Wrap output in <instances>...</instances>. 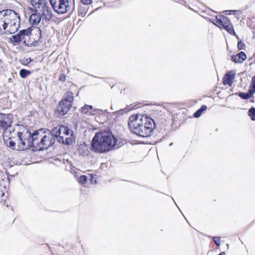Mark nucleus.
<instances>
[{"mask_svg":"<svg viewBox=\"0 0 255 255\" xmlns=\"http://www.w3.org/2000/svg\"><path fill=\"white\" fill-rule=\"evenodd\" d=\"M128 125L130 131L141 137L151 135L155 127L151 118L143 115H132L129 117Z\"/></svg>","mask_w":255,"mask_h":255,"instance_id":"obj_1","label":"nucleus"},{"mask_svg":"<svg viewBox=\"0 0 255 255\" xmlns=\"http://www.w3.org/2000/svg\"><path fill=\"white\" fill-rule=\"evenodd\" d=\"M117 144V139L111 132L100 131L96 133L91 145L92 151L103 153L113 149Z\"/></svg>","mask_w":255,"mask_h":255,"instance_id":"obj_2","label":"nucleus"},{"mask_svg":"<svg viewBox=\"0 0 255 255\" xmlns=\"http://www.w3.org/2000/svg\"><path fill=\"white\" fill-rule=\"evenodd\" d=\"M20 26V17L14 10L7 9L0 11V33L11 34Z\"/></svg>","mask_w":255,"mask_h":255,"instance_id":"obj_3","label":"nucleus"},{"mask_svg":"<svg viewBox=\"0 0 255 255\" xmlns=\"http://www.w3.org/2000/svg\"><path fill=\"white\" fill-rule=\"evenodd\" d=\"M11 131L16 135L17 150H24L32 146L31 133L26 127L15 125Z\"/></svg>","mask_w":255,"mask_h":255,"instance_id":"obj_4","label":"nucleus"},{"mask_svg":"<svg viewBox=\"0 0 255 255\" xmlns=\"http://www.w3.org/2000/svg\"><path fill=\"white\" fill-rule=\"evenodd\" d=\"M210 21L221 29H224L230 34L235 35L236 32L233 25L226 16L216 15L215 19H212Z\"/></svg>","mask_w":255,"mask_h":255,"instance_id":"obj_5","label":"nucleus"},{"mask_svg":"<svg viewBox=\"0 0 255 255\" xmlns=\"http://www.w3.org/2000/svg\"><path fill=\"white\" fill-rule=\"evenodd\" d=\"M30 2L35 11L43 10L44 16L47 19H51L52 14L47 5L46 0H30Z\"/></svg>","mask_w":255,"mask_h":255,"instance_id":"obj_6","label":"nucleus"},{"mask_svg":"<svg viewBox=\"0 0 255 255\" xmlns=\"http://www.w3.org/2000/svg\"><path fill=\"white\" fill-rule=\"evenodd\" d=\"M12 123L11 115L0 114V128L4 130V134H6L8 132H11L12 128H10V126Z\"/></svg>","mask_w":255,"mask_h":255,"instance_id":"obj_7","label":"nucleus"},{"mask_svg":"<svg viewBox=\"0 0 255 255\" xmlns=\"http://www.w3.org/2000/svg\"><path fill=\"white\" fill-rule=\"evenodd\" d=\"M42 138L41 150L47 149L51 146L55 142L53 134L49 129H44Z\"/></svg>","mask_w":255,"mask_h":255,"instance_id":"obj_8","label":"nucleus"},{"mask_svg":"<svg viewBox=\"0 0 255 255\" xmlns=\"http://www.w3.org/2000/svg\"><path fill=\"white\" fill-rule=\"evenodd\" d=\"M44 131V129L41 128L34 131L32 134H31L32 146L36 148L37 150H41Z\"/></svg>","mask_w":255,"mask_h":255,"instance_id":"obj_9","label":"nucleus"},{"mask_svg":"<svg viewBox=\"0 0 255 255\" xmlns=\"http://www.w3.org/2000/svg\"><path fill=\"white\" fill-rule=\"evenodd\" d=\"M45 19L46 20H50V19H46L43 14V10L35 11L32 14L29 18V22L33 25H37L41 21Z\"/></svg>","mask_w":255,"mask_h":255,"instance_id":"obj_10","label":"nucleus"},{"mask_svg":"<svg viewBox=\"0 0 255 255\" xmlns=\"http://www.w3.org/2000/svg\"><path fill=\"white\" fill-rule=\"evenodd\" d=\"M29 31L28 30H21L16 35L12 36L10 40L12 42H19L21 41L25 42L26 40L29 38Z\"/></svg>","mask_w":255,"mask_h":255,"instance_id":"obj_11","label":"nucleus"},{"mask_svg":"<svg viewBox=\"0 0 255 255\" xmlns=\"http://www.w3.org/2000/svg\"><path fill=\"white\" fill-rule=\"evenodd\" d=\"M65 135L66 136L65 139V144L72 145L75 142L76 136L74 135L73 130L69 129L65 126Z\"/></svg>","mask_w":255,"mask_h":255,"instance_id":"obj_12","label":"nucleus"},{"mask_svg":"<svg viewBox=\"0 0 255 255\" xmlns=\"http://www.w3.org/2000/svg\"><path fill=\"white\" fill-rule=\"evenodd\" d=\"M54 10L59 14L64 13V0H49Z\"/></svg>","mask_w":255,"mask_h":255,"instance_id":"obj_13","label":"nucleus"},{"mask_svg":"<svg viewBox=\"0 0 255 255\" xmlns=\"http://www.w3.org/2000/svg\"><path fill=\"white\" fill-rule=\"evenodd\" d=\"M235 77V73L232 71H228L223 78V83L224 85L231 87Z\"/></svg>","mask_w":255,"mask_h":255,"instance_id":"obj_14","label":"nucleus"},{"mask_svg":"<svg viewBox=\"0 0 255 255\" xmlns=\"http://www.w3.org/2000/svg\"><path fill=\"white\" fill-rule=\"evenodd\" d=\"M63 128L64 126L61 125L54 128L52 131H51L53 138H55L59 143H64V137L62 136H60V135L61 133V130Z\"/></svg>","mask_w":255,"mask_h":255,"instance_id":"obj_15","label":"nucleus"},{"mask_svg":"<svg viewBox=\"0 0 255 255\" xmlns=\"http://www.w3.org/2000/svg\"><path fill=\"white\" fill-rule=\"evenodd\" d=\"M74 2L65 0V19L70 17L74 9Z\"/></svg>","mask_w":255,"mask_h":255,"instance_id":"obj_16","label":"nucleus"},{"mask_svg":"<svg viewBox=\"0 0 255 255\" xmlns=\"http://www.w3.org/2000/svg\"><path fill=\"white\" fill-rule=\"evenodd\" d=\"M73 98V94L72 92H68L67 93L66 98H65V115L72 107Z\"/></svg>","mask_w":255,"mask_h":255,"instance_id":"obj_17","label":"nucleus"},{"mask_svg":"<svg viewBox=\"0 0 255 255\" xmlns=\"http://www.w3.org/2000/svg\"><path fill=\"white\" fill-rule=\"evenodd\" d=\"M246 58L247 55L243 51H241L238 54L233 55L231 57L232 60L236 63H242Z\"/></svg>","mask_w":255,"mask_h":255,"instance_id":"obj_18","label":"nucleus"},{"mask_svg":"<svg viewBox=\"0 0 255 255\" xmlns=\"http://www.w3.org/2000/svg\"><path fill=\"white\" fill-rule=\"evenodd\" d=\"M55 114L58 118H61L64 116V100L62 99L60 101L56 108Z\"/></svg>","mask_w":255,"mask_h":255,"instance_id":"obj_19","label":"nucleus"},{"mask_svg":"<svg viewBox=\"0 0 255 255\" xmlns=\"http://www.w3.org/2000/svg\"><path fill=\"white\" fill-rule=\"evenodd\" d=\"M6 136V134L4 135V137L3 138L5 143L6 144L7 146H9L12 149H17V146L16 145V142L14 140H13V138L9 137L8 138H5Z\"/></svg>","mask_w":255,"mask_h":255,"instance_id":"obj_20","label":"nucleus"},{"mask_svg":"<svg viewBox=\"0 0 255 255\" xmlns=\"http://www.w3.org/2000/svg\"><path fill=\"white\" fill-rule=\"evenodd\" d=\"M207 107L206 105H202L201 108L194 114V117L198 118L200 117L202 113L207 110Z\"/></svg>","mask_w":255,"mask_h":255,"instance_id":"obj_21","label":"nucleus"},{"mask_svg":"<svg viewBox=\"0 0 255 255\" xmlns=\"http://www.w3.org/2000/svg\"><path fill=\"white\" fill-rule=\"evenodd\" d=\"M254 94V92H252L251 90L249 89V93H240L239 94V96L245 100H247L251 97Z\"/></svg>","mask_w":255,"mask_h":255,"instance_id":"obj_22","label":"nucleus"},{"mask_svg":"<svg viewBox=\"0 0 255 255\" xmlns=\"http://www.w3.org/2000/svg\"><path fill=\"white\" fill-rule=\"evenodd\" d=\"M88 12V8L80 6L78 9V15L84 17Z\"/></svg>","mask_w":255,"mask_h":255,"instance_id":"obj_23","label":"nucleus"},{"mask_svg":"<svg viewBox=\"0 0 255 255\" xmlns=\"http://www.w3.org/2000/svg\"><path fill=\"white\" fill-rule=\"evenodd\" d=\"M30 71L24 69H22L19 71V75L22 78H26L28 75L30 74Z\"/></svg>","mask_w":255,"mask_h":255,"instance_id":"obj_24","label":"nucleus"},{"mask_svg":"<svg viewBox=\"0 0 255 255\" xmlns=\"http://www.w3.org/2000/svg\"><path fill=\"white\" fill-rule=\"evenodd\" d=\"M93 108L91 106L85 105L82 108L81 112L84 114H87Z\"/></svg>","mask_w":255,"mask_h":255,"instance_id":"obj_25","label":"nucleus"},{"mask_svg":"<svg viewBox=\"0 0 255 255\" xmlns=\"http://www.w3.org/2000/svg\"><path fill=\"white\" fill-rule=\"evenodd\" d=\"M248 115L253 121H255V108L254 107L250 109L248 112Z\"/></svg>","mask_w":255,"mask_h":255,"instance_id":"obj_26","label":"nucleus"},{"mask_svg":"<svg viewBox=\"0 0 255 255\" xmlns=\"http://www.w3.org/2000/svg\"><path fill=\"white\" fill-rule=\"evenodd\" d=\"M250 90H251L252 92H255V75L252 78Z\"/></svg>","mask_w":255,"mask_h":255,"instance_id":"obj_27","label":"nucleus"},{"mask_svg":"<svg viewBox=\"0 0 255 255\" xmlns=\"http://www.w3.org/2000/svg\"><path fill=\"white\" fill-rule=\"evenodd\" d=\"M88 178L86 175H81L79 178V182L81 184H85L87 181Z\"/></svg>","mask_w":255,"mask_h":255,"instance_id":"obj_28","label":"nucleus"},{"mask_svg":"<svg viewBox=\"0 0 255 255\" xmlns=\"http://www.w3.org/2000/svg\"><path fill=\"white\" fill-rule=\"evenodd\" d=\"M237 46L239 50L245 49L246 48V45L245 43L243 42L242 40L238 41Z\"/></svg>","mask_w":255,"mask_h":255,"instance_id":"obj_29","label":"nucleus"},{"mask_svg":"<svg viewBox=\"0 0 255 255\" xmlns=\"http://www.w3.org/2000/svg\"><path fill=\"white\" fill-rule=\"evenodd\" d=\"M213 241L217 246L219 247L221 244V238L214 237H213Z\"/></svg>","mask_w":255,"mask_h":255,"instance_id":"obj_30","label":"nucleus"},{"mask_svg":"<svg viewBox=\"0 0 255 255\" xmlns=\"http://www.w3.org/2000/svg\"><path fill=\"white\" fill-rule=\"evenodd\" d=\"M90 175V182L91 184H94L97 183L96 179V175H93L92 174Z\"/></svg>","mask_w":255,"mask_h":255,"instance_id":"obj_31","label":"nucleus"},{"mask_svg":"<svg viewBox=\"0 0 255 255\" xmlns=\"http://www.w3.org/2000/svg\"><path fill=\"white\" fill-rule=\"evenodd\" d=\"M31 61L30 58L24 59L21 60V63L23 65H27Z\"/></svg>","mask_w":255,"mask_h":255,"instance_id":"obj_32","label":"nucleus"},{"mask_svg":"<svg viewBox=\"0 0 255 255\" xmlns=\"http://www.w3.org/2000/svg\"><path fill=\"white\" fill-rule=\"evenodd\" d=\"M80 1L85 5H89L92 3V0H80Z\"/></svg>","mask_w":255,"mask_h":255,"instance_id":"obj_33","label":"nucleus"},{"mask_svg":"<svg viewBox=\"0 0 255 255\" xmlns=\"http://www.w3.org/2000/svg\"><path fill=\"white\" fill-rule=\"evenodd\" d=\"M63 162V161L62 162L61 160H59L58 159H55L54 161V164L57 166H59L62 165Z\"/></svg>","mask_w":255,"mask_h":255,"instance_id":"obj_34","label":"nucleus"},{"mask_svg":"<svg viewBox=\"0 0 255 255\" xmlns=\"http://www.w3.org/2000/svg\"><path fill=\"white\" fill-rule=\"evenodd\" d=\"M74 18L73 17H72V19H70L68 22V24H69L70 26H72V27H73L74 25Z\"/></svg>","mask_w":255,"mask_h":255,"instance_id":"obj_35","label":"nucleus"},{"mask_svg":"<svg viewBox=\"0 0 255 255\" xmlns=\"http://www.w3.org/2000/svg\"><path fill=\"white\" fill-rule=\"evenodd\" d=\"M59 80L61 81L64 80V76L63 75H61V76L59 77Z\"/></svg>","mask_w":255,"mask_h":255,"instance_id":"obj_36","label":"nucleus"},{"mask_svg":"<svg viewBox=\"0 0 255 255\" xmlns=\"http://www.w3.org/2000/svg\"><path fill=\"white\" fill-rule=\"evenodd\" d=\"M12 82V78H9L8 79V83H11Z\"/></svg>","mask_w":255,"mask_h":255,"instance_id":"obj_37","label":"nucleus"},{"mask_svg":"<svg viewBox=\"0 0 255 255\" xmlns=\"http://www.w3.org/2000/svg\"><path fill=\"white\" fill-rule=\"evenodd\" d=\"M255 223V220L253 221L251 223V225H253L254 223Z\"/></svg>","mask_w":255,"mask_h":255,"instance_id":"obj_38","label":"nucleus"}]
</instances>
